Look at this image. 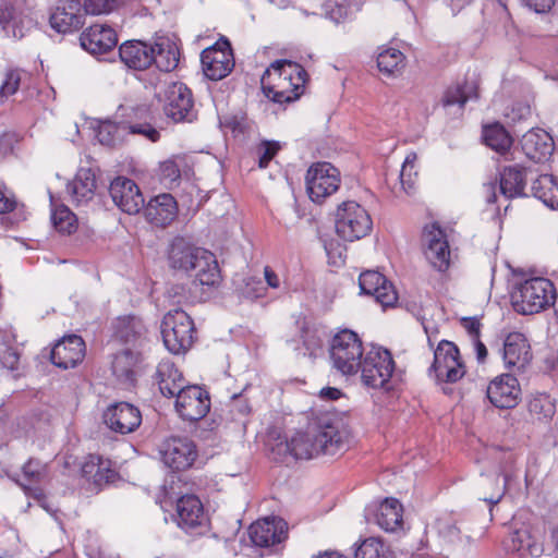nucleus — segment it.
<instances>
[{
  "mask_svg": "<svg viewBox=\"0 0 558 558\" xmlns=\"http://www.w3.org/2000/svg\"><path fill=\"white\" fill-rule=\"evenodd\" d=\"M333 367L343 375L357 372L363 357V345L359 336L352 330H341L333 336L330 348Z\"/></svg>",
  "mask_w": 558,
  "mask_h": 558,
  "instance_id": "nucleus-7",
  "label": "nucleus"
},
{
  "mask_svg": "<svg viewBox=\"0 0 558 558\" xmlns=\"http://www.w3.org/2000/svg\"><path fill=\"white\" fill-rule=\"evenodd\" d=\"M359 368L364 386L373 389H389L395 362L388 350L373 348L365 354Z\"/></svg>",
  "mask_w": 558,
  "mask_h": 558,
  "instance_id": "nucleus-9",
  "label": "nucleus"
},
{
  "mask_svg": "<svg viewBox=\"0 0 558 558\" xmlns=\"http://www.w3.org/2000/svg\"><path fill=\"white\" fill-rule=\"evenodd\" d=\"M264 272L267 284L274 289L279 288L280 280L277 274L268 266L265 267Z\"/></svg>",
  "mask_w": 558,
  "mask_h": 558,
  "instance_id": "nucleus-64",
  "label": "nucleus"
},
{
  "mask_svg": "<svg viewBox=\"0 0 558 558\" xmlns=\"http://www.w3.org/2000/svg\"><path fill=\"white\" fill-rule=\"evenodd\" d=\"M155 379L161 395L167 398L179 396L189 386L182 373L169 360H163L158 364Z\"/></svg>",
  "mask_w": 558,
  "mask_h": 558,
  "instance_id": "nucleus-27",
  "label": "nucleus"
},
{
  "mask_svg": "<svg viewBox=\"0 0 558 558\" xmlns=\"http://www.w3.org/2000/svg\"><path fill=\"white\" fill-rule=\"evenodd\" d=\"M144 208L146 220L160 228L170 225L178 215V205L170 194H160L151 198Z\"/></svg>",
  "mask_w": 558,
  "mask_h": 558,
  "instance_id": "nucleus-26",
  "label": "nucleus"
},
{
  "mask_svg": "<svg viewBox=\"0 0 558 558\" xmlns=\"http://www.w3.org/2000/svg\"><path fill=\"white\" fill-rule=\"evenodd\" d=\"M288 524L277 517L265 518L251 524L248 536L252 543L258 547H270L280 544L287 538Z\"/></svg>",
  "mask_w": 558,
  "mask_h": 558,
  "instance_id": "nucleus-19",
  "label": "nucleus"
},
{
  "mask_svg": "<svg viewBox=\"0 0 558 558\" xmlns=\"http://www.w3.org/2000/svg\"><path fill=\"white\" fill-rule=\"evenodd\" d=\"M241 295L248 300H254L263 295L264 287L259 279L253 277L244 279V286L239 289Z\"/></svg>",
  "mask_w": 558,
  "mask_h": 558,
  "instance_id": "nucleus-56",
  "label": "nucleus"
},
{
  "mask_svg": "<svg viewBox=\"0 0 558 558\" xmlns=\"http://www.w3.org/2000/svg\"><path fill=\"white\" fill-rule=\"evenodd\" d=\"M138 356L131 350H123L114 355L112 361V373L117 379L123 384H133L135 381V366Z\"/></svg>",
  "mask_w": 558,
  "mask_h": 558,
  "instance_id": "nucleus-38",
  "label": "nucleus"
},
{
  "mask_svg": "<svg viewBox=\"0 0 558 558\" xmlns=\"http://www.w3.org/2000/svg\"><path fill=\"white\" fill-rule=\"evenodd\" d=\"M81 47L90 54H104L118 44L116 31L105 24H94L80 36Z\"/></svg>",
  "mask_w": 558,
  "mask_h": 558,
  "instance_id": "nucleus-25",
  "label": "nucleus"
},
{
  "mask_svg": "<svg viewBox=\"0 0 558 558\" xmlns=\"http://www.w3.org/2000/svg\"><path fill=\"white\" fill-rule=\"evenodd\" d=\"M84 476L93 478L96 484L109 483L116 476V472L108 468V463L101 457L90 454L82 465Z\"/></svg>",
  "mask_w": 558,
  "mask_h": 558,
  "instance_id": "nucleus-41",
  "label": "nucleus"
},
{
  "mask_svg": "<svg viewBox=\"0 0 558 558\" xmlns=\"http://www.w3.org/2000/svg\"><path fill=\"white\" fill-rule=\"evenodd\" d=\"M483 138L488 147L500 154L506 153L512 145L510 135L499 123L485 126L483 130Z\"/></svg>",
  "mask_w": 558,
  "mask_h": 558,
  "instance_id": "nucleus-42",
  "label": "nucleus"
},
{
  "mask_svg": "<svg viewBox=\"0 0 558 558\" xmlns=\"http://www.w3.org/2000/svg\"><path fill=\"white\" fill-rule=\"evenodd\" d=\"M47 477V465L37 459H29L22 469V478L16 480L20 486L26 494H33L34 497L40 500L43 492L35 487L31 488L32 484H39Z\"/></svg>",
  "mask_w": 558,
  "mask_h": 558,
  "instance_id": "nucleus-34",
  "label": "nucleus"
},
{
  "mask_svg": "<svg viewBox=\"0 0 558 558\" xmlns=\"http://www.w3.org/2000/svg\"><path fill=\"white\" fill-rule=\"evenodd\" d=\"M439 535L450 543H471V536H462L461 527L449 519H441L437 523Z\"/></svg>",
  "mask_w": 558,
  "mask_h": 558,
  "instance_id": "nucleus-49",
  "label": "nucleus"
},
{
  "mask_svg": "<svg viewBox=\"0 0 558 558\" xmlns=\"http://www.w3.org/2000/svg\"><path fill=\"white\" fill-rule=\"evenodd\" d=\"M83 5L80 0H60L50 14V25L58 33L66 34L81 28L84 24Z\"/></svg>",
  "mask_w": 558,
  "mask_h": 558,
  "instance_id": "nucleus-23",
  "label": "nucleus"
},
{
  "mask_svg": "<svg viewBox=\"0 0 558 558\" xmlns=\"http://www.w3.org/2000/svg\"><path fill=\"white\" fill-rule=\"evenodd\" d=\"M160 331L166 349L172 354L186 353L196 332L193 319L181 308L169 311L163 316Z\"/></svg>",
  "mask_w": 558,
  "mask_h": 558,
  "instance_id": "nucleus-4",
  "label": "nucleus"
},
{
  "mask_svg": "<svg viewBox=\"0 0 558 558\" xmlns=\"http://www.w3.org/2000/svg\"><path fill=\"white\" fill-rule=\"evenodd\" d=\"M292 458L312 459L320 453L333 456L348 445V433L338 423L322 420L308 426L306 432H298L291 437Z\"/></svg>",
  "mask_w": 558,
  "mask_h": 558,
  "instance_id": "nucleus-1",
  "label": "nucleus"
},
{
  "mask_svg": "<svg viewBox=\"0 0 558 558\" xmlns=\"http://www.w3.org/2000/svg\"><path fill=\"white\" fill-rule=\"evenodd\" d=\"M146 329L143 322L135 316H123L114 323V335L125 343H133L138 340Z\"/></svg>",
  "mask_w": 558,
  "mask_h": 558,
  "instance_id": "nucleus-39",
  "label": "nucleus"
},
{
  "mask_svg": "<svg viewBox=\"0 0 558 558\" xmlns=\"http://www.w3.org/2000/svg\"><path fill=\"white\" fill-rule=\"evenodd\" d=\"M114 0H85L83 5L84 15L109 13L114 8Z\"/></svg>",
  "mask_w": 558,
  "mask_h": 558,
  "instance_id": "nucleus-53",
  "label": "nucleus"
},
{
  "mask_svg": "<svg viewBox=\"0 0 558 558\" xmlns=\"http://www.w3.org/2000/svg\"><path fill=\"white\" fill-rule=\"evenodd\" d=\"M175 410L185 421H198L210 409V399L206 390L196 385L187 386L175 397Z\"/></svg>",
  "mask_w": 558,
  "mask_h": 558,
  "instance_id": "nucleus-15",
  "label": "nucleus"
},
{
  "mask_svg": "<svg viewBox=\"0 0 558 558\" xmlns=\"http://www.w3.org/2000/svg\"><path fill=\"white\" fill-rule=\"evenodd\" d=\"M96 189L95 174L90 169H80L66 186L68 192L80 204L93 198Z\"/></svg>",
  "mask_w": 558,
  "mask_h": 558,
  "instance_id": "nucleus-35",
  "label": "nucleus"
},
{
  "mask_svg": "<svg viewBox=\"0 0 558 558\" xmlns=\"http://www.w3.org/2000/svg\"><path fill=\"white\" fill-rule=\"evenodd\" d=\"M268 446L271 457L276 461L283 462L288 457H292L291 438L288 440L279 437Z\"/></svg>",
  "mask_w": 558,
  "mask_h": 558,
  "instance_id": "nucleus-51",
  "label": "nucleus"
},
{
  "mask_svg": "<svg viewBox=\"0 0 558 558\" xmlns=\"http://www.w3.org/2000/svg\"><path fill=\"white\" fill-rule=\"evenodd\" d=\"M119 56L126 66L134 70H145L154 61L153 45L141 40H130L120 46Z\"/></svg>",
  "mask_w": 558,
  "mask_h": 558,
  "instance_id": "nucleus-28",
  "label": "nucleus"
},
{
  "mask_svg": "<svg viewBox=\"0 0 558 558\" xmlns=\"http://www.w3.org/2000/svg\"><path fill=\"white\" fill-rule=\"evenodd\" d=\"M307 73L302 65L289 60H277L262 76L264 95L274 102H292L304 92Z\"/></svg>",
  "mask_w": 558,
  "mask_h": 558,
  "instance_id": "nucleus-2",
  "label": "nucleus"
},
{
  "mask_svg": "<svg viewBox=\"0 0 558 558\" xmlns=\"http://www.w3.org/2000/svg\"><path fill=\"white\" fill-rule=\"evenodd\" d=\"M126 130V125L105 121L97 129L96 136L101 145L114 146L121 140V133Z\"/></svg>",
  "mask_w": 558,
  "mask_h": 558,
  "instance_id": "nucleus-48",
  "label": "nucleus"
},
{
  "mask_svg": "<svg viewBox=\"0 0 558 558\" xmlns=\"http://www.w3.org/2000/svg\"><path fill=\"white\" fill-rule=\"evenodd\" d=\"M404 65L403 53L395 48H388L379 52L377 56L378 70L387 75H395Z\"/></svg>",
  "mask_w": 558,
  "mask_h": 558,
  "instance_id": "nucleus-44",
  "label": "nucleus"
},
{
  "mask_svg": "<svg viewBox=\"0 0 558 558\" xmlns=\"http://www.w3.org/2000/svg\"><path fill=\"white\" fill-rule=\"evenodd\" d=\"M511 548L515 551H527L532 556H539L543 551L542 545L532 542V537L526 530H517L511 533Z\"/></svg>",
  "mask_w": 558,
  "mask_h": 558,
  "instance_id": "nucleus-47",
  "label": "nucleus"
},
{
  "mask_svg": "<svg viewBox=\"0 0 558 558\" xmlns=\"http://www.w3.org/2000/svg\"><path fill=\"white\" fill-rule=\"evenodd\" d=\"M556 296L554 283L543 277H533L518 283L511 294L517 312L530 315L553 306Z\"/></svg>",
  "mask_w": 558,
  "mask_h": 558,
  "instance_id": "nucleus-3",
  "label": "nucleus"
},
{
  "mask_svg": "<svg viewBox=\"0 0 558 558\" xmlns=\"http://www.w3.org/2000/svg\"><path fill=\"white\" fill-rule=\"evenodd\" d=\"M165 113L174 122H192L195 118L191 90L183 83L173 82L166 90Z\"/></svg>",
  "mask_w": 558,
  "mask_h": 558,
  "instance_id": "nucleus-13",
  "label": "nucleus"
},
{
  "mask_svg": "<svg viewBox=\"0 0 558 558\" xmlns=\"http://www.w3.org/2000/svg\"><path fill=\"white\" fill-rule=\"evenodd\" d=\"M359 284L361 293L372 295L384 307L392 306L398 300L392 283L377 270L363 271Z\"/></svg>",
  "mask_w": 558,
  "mask_h": 558,
  "instance_id": "nucleus-22",
  "label": "nucleus"
},
{
  "mask_svg": "<svg viewBox=\"0 0 558 558\" xmlns=\"http://www.w3.org/2000/svg\"><path fill=\"white\" fill-rule=\"evenodd\" d=\"M532 195L550 209H558V182L553 174L534 175Z\"/></svg>",
  "mask_w": 558,
  "mask_h": 558,
  "instance_id": "nucleus-32",
  "label": "nucleus"
},
{
  "mask_svg": "<svg viewBox=\"0 0 558 558\" xmlns=\"http://www.w3.org/2000/svg\"><path fill=\"white\" fill-rule=\"evenodd\" d=\"M465 373L458 347L451 341L441 340L434 350V361L428 368V376L438 385L454 384L463 378Z\"/></svg>",
  "mask_w": 558,
  "mask_h": 558,
  "instance_id": "nucleus-6",
  "label": "nucleus"
},
{
  "mask_svg": "<svg viewBox=\"0 0 558 558\" xmlns=\"http://www.w3.org/2000/svg\"><path fill=\"white\" fill-rule=\"evenodd\" d=\"M204 74L211 81L226 77L234 66L232 49L228 40L206 48L201 54Z\"/></svg>",
  "mask_w": 558,
  "mask_h": 558,
  "instance_id": "nucleus-12",
  "label": "nucleus"
},
{
  "mask_svg": "<svg viewBox=\"0 0 558 558\" xmlns=\"http://www.w3.org/2000/svg\"><path fill=\"white\" fill-rule=\"evenodd\" d=\"M280 145L278 142H269L265 141L260 144L258 151H259V159H258V166L259 168L264 169L267 168L269 165V161L276 156V154L279 151Z\"/></svg>",
  "mask_w": 558,
  "mask_h": 558,
  "instance_id": "nucleus-54",
  "label": "nucleus"
},
{
  "mask_svg": "<svg viewBox=\"0 0 558 558\" xmlns=\"http://www.w3.org/2000/svg\"><path fill=\"white\" fill-rule=\"evenodd\" d=\"M526 408L532 422L548 423L556 413V401L546 392H536L530 396Z\"/></svg>",
  "mask_w": 558,
  "mask_h": 558,
  "instance_id": "nucleus-33",
  "label": "nucleus"
},
{
  "mask_svg": "<svg viewBox=\"0 0 558 558\" xmlns=\"http://www.w3.org/2000/svg\"><path fill=\"white\" fill-rule=\"evenodd\" d=\"M473 98H477V94L475 87L472 84H457L446 89L441 99V104L444 107L458 105L460 108H462L466 101Z\"/></svg>",
  "mask_w": 558,
  "mask_h": 558,
  "instance_id": "nucleus-43",
  "label": "nucleus"
},
{
  "mask_svg": "<svg viewBox=\"0 0 558 558\" xmlns=\"http://www.w3.org/2000/svg\"><path fill=\"white\" fill-rule=\"evenodd\" d=\"M51 221L56 230L60 233L71 234L76 230V217L65 206H60L52 210Z\"/></svg>",
  "mask_w": 558,
  "mask_h": 558,
  "instance_id": "nucleus-46",
  "label": "nucleus"
},
{
  "mask_svg": "<svg viewBox=\"0 0 558 558\" xmlns=\"http://www.w3.org/2000/svg\"><path fill=\"white\" fill-rule=\"evenodd\" d=\"M521 146L527 158L542 161L554 150V142L549 133L542 129H532L521 138Z\"/></svg>",
  "mask_w": 558,
  "mask_h": 558,
  "instance_id": "nucleus-30",
  "label": "nucleus"
},
{
  "mask_svg": "<svg viewBox=\"0 0 558 558\" xmlns=\"http://www.w3.org/2000/svg\"><path fill=\"white\" fill-rule=\"evenodd\" d=\"M159 175L162 183L170 185L181 178L180 168L174 160H166L160 163Z\"/></svg>",
  "mask_w": 558,
  "mask_h": 558,
  "instance_id": "nucleus-52",
  "label": "nucleus"
},
{
  "mask_svg": "<svg viewBox=\"0 0 558 558\" xmlns=\"http://www.w3.org/2000/svg\"><path fill=\"white\" fill-rule=\"evenodd\" d=\"M194 281L195 286H207L214 287L219 282L220 272L218 264L214 258V255L209 252H205L202 258L198 259L196 268H194Z\"/></svg>",
  "mask_w": 558,
  "mask_h": 558,
  "instance_id": "nucleus-37",
  "label": "nucleus"
},
{
  "mask_svg": "<svg viewBox=\"0 0 558 558\" xmlns=\"http://www.w3.org/2000/svg\"><path fill=\"white\" fill-rule=\"evenodd\" d=\"M526 7L534 10L536 13H546L555 4V0H524Z\"/></svg>",
  "mask_w": 558,
  "mask_h": 558,
  "instance_id": "nucleus-63",
  "label": "nucleus"
},
{
  "mask_svg": "<svg viewBox=\"0 0 558 558\" xmlns=\"http://www.w3.org/2000/svg\"><path fill=\"white\" fill-rule=\"evenodd\" d=\"M85 355L84 340L77 335L63 337L51 350V362L63 369L75 367Z\"/></svg>",
  "mask_w": 558,
  "mask_h": 558,
  "instance_id": "nucleus-24",
  "label": "nucleus"
},
{
  "mask_svg": "<svg viewBox=\"0 0 558 558\" xmlns=\"http://www.w3.org/2000/svg\"><path fill=\"white\" fill-rule=\"evenodd\" d=\"M339 171L329 162H317L306 172V191L315 203L323 202L333 194L340 184Z\"/></svg>",
  "mask_w": 558,
  "mask_h": 558,
  "instance_id": "nucleus-10",
  "label": "nucleus"
},
{
  "mask_svg": "<svg viewBox=\"0 0 558 558\" xmlns=\"http://www.w3.org/2000/svg\"><path fill=\"white\" fill-rule=\"evenodd\" d=\"M113 203L125 214L135 215L144 207V197L136 183L128 178L118 177L109 186Z\"/></svg>",
  "mask_w": 558,
  "mask_h": 558,
  "instance_id": "nucleus-18",
  "label": "nucleus"
},
{
  "mask_svg": "<svg viewBox=\"0 0 558 558\" xmlns=\"http://www.w3.org/2000/svg\"><path fill=\"white\" fill-rule=\"evenodd\" d=\"M486 393L494 407L512 409L519 402L521 389L513 374H502L489 383Z\"/></svg>",
  "mask_w": 558,
  "mask_h": 558,
  "instance_id": "nucleus-20",
  "label": "nucleus"
},
{
  "mask_svg": "<svg viewBox=\"0 0 558 558\" xmlns=\"http://www.w3.org/2000/svg\"><path fill=\"white\" fill-rule=\"evenodd\" d=\"M424 255L430 266L438 271H446L450 266V248L445 231L432 223L424 228L423 235Z\"/></svg>",
  "mask_w": 558,
  "mask_h": 558,
  "instance_id": "nucleus-11",
  "label": "nucleus"
},
{
  "mask_svg": "<svg viewBox=\"0 0 558 558\" xmlns=\"http://www.w3.org/2000/svg\"><path fill=\"white\" fill-rule=\"evenodd\" d=\"M534 171L530 167L521 165L506 166L499 171L498 179L484 185L487 193L486 202L494 204L497 201L496 185H499V193L507 199L526 197L527 182H533Z\"/></svg>",
  "mask_w": 558,
  "mask_h": 558,
  "instance_id": "nucleus-5",
  "label": "nucleus"
},
{
  "mask_svg": "<svg viewBox=\"0 0 558 558\" xmlns=\"http://www.w3.org/2000/svg\"><path fill=\"white\" fill-rule=\"evenodd\" d=\"M416 159L417 156L413 151L407 155L405 160L402 165V169L400 171L401 184H405V178H409V174H411V178H413V175H416V172H413Z\"/></svg>",
  "mask_w": 558,
  "mask_h": 558,
  "instance_id": "nucleus-61",
  "label": "nucleus"
},
{
  "mask_svg": "<svg viewBox=\"0 0 558 558\" xmlns=\"http://www.w3.org/2000/svg\"><path fill=\"white\" fill-rule=\"evenodd\" d=\"M230 412L234 418L245 417L251 412V405L245 398L234 395L230 403Z\"/></svg>",
  "mask_w": 558,
  "mask_h": 558,
  "instance_id": "nucleus-58",
  "label": "nucleus"
},
{
  "mask_svg": "<svg viewBox=\"0 0 558 558\" xmlns=\"http://www.w3.org/2000/svg\"><path fill=\"white\" fill-rule=\"evenodd\" d=\"M402 505L396 498H386L376 512V523L386 532H396L402 527Z\"/></svg>",
  "mask_w": 558,
  "mask_h": 558,
  "instance_id": "nucleus-31",
  "label": "nucleus"
},
{
  "mask_svg": "<svg viewBox=\"0 0 558 558\" xmlns=\"http://www.w3.org/2000/svg\"><path fill=\"white\" fill-rule=\"evenodd\" d=\"M20 349L12 331H0V362L10 369L15 371L19 368L20 363Z\"/></svg>",
  "mask_w": 558,
  "mask_h": 558,
  "instance_id": "nucleus-40",
  "label": "nucleus"
},
{
  "mask_svg": "<svg viewBox=\"0 0 558 558\" xmlns=\"http://www.w3.org/2000/svg\"><path fill=\"white\" fill-rule=\"evenodd\" d=\"M205 252L203 248L192 246L183 238H175L170 245L169 262L172 268L192 271Z\"/></svg>",
  "mask_w": 558,
  "mask_h": 558,
  "instance_id": "nucleus-29",
  "label": "nucleus"
},
{
  "mask_svg": "<svg viewBox=\"0 0 558 558\" xmlns=\"http://www.w3.org/2000/svg\"><path fill=\"white\" fill-rule=\"evenodd\" d=\"M126 129H129L131 134L143 135L151 142H157L160 137V133L147 122L130 124Z\"/></svg>",
  "mask_w": 558,
  "mask_h": 558,
  "instance_id": "nucleus-57",
  "label": "nucleus"
},
{
  "mask_svg": "<svg viewBox=\"0 0 558 558\" xmlns=\"http://www.w3.org/2000/svg\"><path fill=\"white\" fill-rule=\"evenodd\" d=\"M16 206L13 195H10L4 186L0 185V214L12 211Z\"/></svg>",
  "mask_w": 558,
  "mask_h": 558,
  "instance_id": "nucleus-62",
  "label": "nucleus"
},
{
  "mask_svg": "<svg viewBox=\"0 0 558 558\" xmlns=\"http://www.w3.org/2000/svg\"><path fill=\"white\" fill-rule=\"evenodd\" d=\"M154 49V61L155 65L162 72H170L178 66L179 63V50L177 46L171 43L168 38H159Z\"/></svg>",
  "mask_w": 558,
  "mask_h": 558,
  "instance_id": "nucleus-36",
  "label": "nucleus"
},
{
  "mask_svg": "<svg viewBox=\"0 0 558 558\" xmlns=\"http://www.w3.org/2000/svg\"><path fill=\"white\" fill-rule=\"evenodd\" d=\"M102 420L110 430L126 435L138 428L142 423V414L135 405L129 402H117L105 410Z\"/></svg>",
  "mask_w": 558,
  "mask_h": 558,
  "instance_id": "nucleus-16",
  "label": "nucleus"
},
{
  "mask_svg": "<svg viewBox=\"0 0 558 558\" xmlns=\"http://www.w3.org/2000/svg\"><path fill=\"white\" fill-rule=\"evenodd\" d=\"M461 325L473 339L480 338L482 324L477 317H463Z\"/></svg>",
  "mask_w": 558,
  "mask_h": 558,
  "instance_id": "nucleus-60",
  "label": "nucleus"
},
{
  "mask_svg": "<svg viewBox=\"0 0 558 558\" xmlns=\"http://www.w3.org/2000/svg\"><path fill=\"white\" fill-rule=\"evenodd\" d=\"M196 457V446L189 438L171 437L162 445L161 459L173 471H184L191 468Z\"/></svg>",
  "mask_w": 558,
  "mask_h": 558,
  "instance_id": "nucleus-17",
  "label": "nucleus"
},
{
  "mask_svg": "<svg viewBox=\"0 0 558 558\" xmlns=\"http://www.w3.org/2000/svg\"><path fill=\"white\" fill-rule=\"evenodd\" d=\"M178 525L186 533L202 534L207 529L208 519L202 501L195 495H184L177 501Z\"/></svg>",
  "mask_w": 558,
  "mask_h": 558,
  "instance_id": "nucleus-14",
  "label": "nucleus"
},
{
  "mask_svg": "<svg viewBox=\"0 0 558 558\" xmlns=\"http://www.w3.org/2000/svg\"><path fill=\"white\" fill-rule=\"evenodd\" d=\"M21 82V73L17 70H11L5 74V78L0 87V96L8 97L16 93Z\"/></svg>",
  "mask_w": 558,
  "mask_h": 558,
  "instance_id": "nucleus-55",
  "label": "nucleus"
},
{
  "mask_svg": "<svg viewBox=\"0 0 558 558\" xmlns=\"http://www.w3.org/2000/svg\"><path fill=\"white\" fill-rule=\"evenodd\" d=\"M349 0H325L323 3V14L333 22H339L348 13Z\"/></svg>",
  "mask_w": 558,
  "mask_h": 558,
  "instance_id": "nucleus-50",
  "label": "nucleus"
},
{
  "mask_svg": "<svg viewBox=\"0 0 558 558\" xmlns=\"http://www.w3.org/2000/svg\"><path fill=\"white\" fill-rule=\"evenodd\" d=\"M487 481L495 485L496 492L489 497H484V500L490 505H497L505 494L506 476L502 477V484L499 474H494L493 476L487 477Z\"/></svg>",
  "mask_w": 558,
  "mask_h": 558,
  "instance_id": "nucleus-59",
  "label": "nucleus"
},
{
  "mask_svg": "<svg viewBox=\"0 0 558 558\" xmlns=\"http://www.w3.org/2000/svg\"><path fill=\"white\" fill-rule=\"evenodd\" d=\"M355 558H390L387 545L377 537L364 539L354 551Z\"/></svg>",
  "mask_w": 558,
  "mask_h": 558,
  "instance_id": "nucleus-45",
  "label": "nucleus"
},
{
  "mask_svg": "<svg viewBox=\"0 0 558 558\" xmlns=\"http://www.w3.org/2000/svg\"><path fill=\"white\" fill-rule=\"evenodd\" d=\"M502 360L506 368L513 374L521 373L532 361L531 347L521 332H510L502 345Z\"/></svg>",
  "mask_w": 558,
  "mask_h": 558,
  "instance_id": "nucleus-21",
  "label": "nucleus"
},
{
  "mask_svg": "<svg viewBox=\"0 0 558 558\" xmlns=\"http://www.w3.org/2000/svg\"><path fill=\"white\" fill-rule=\"evenodd\" d=\"M368 213L356 202L348 201L338 206L336 232L345 241L353 242L368 234L372 230Z\"/></svg>",
  "mask_w": 558,
  "mask_h": 558,
  "instance_id": "nucleus-8",
  "label": "nucleus"
}]
</instances>
